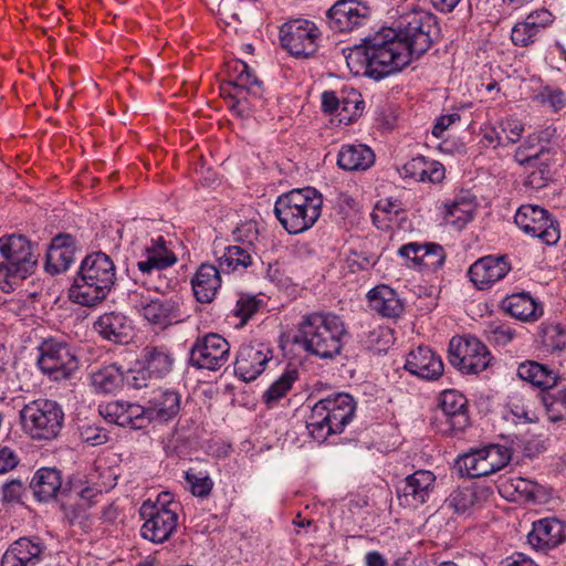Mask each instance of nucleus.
Wrapping results in <instances>:
<instances>
[{
  "label": "nucleus",
  "instance_id": "1",
  "mask_svg": "<svg viewBox=\"0 0 566 566\" xmlns=\"http://www.w3.org/2000/svg\"><path fill=\"white\" fill-rule=\"evenodd\" d=\"M439 33L437 17L424 10L401 12L397 28H382L364 39L346 57L347 64L358 63L364 74L380 80L405 69L424 54Z\"/></svg>",
  "mask_w": 566,
  "mask_h": 566
},
{
  "label": "nucleus",
  "instance_id": "2",
  "mask_svg": "<svg viewBox=\"0 0 566 566\" xmlns=\"http://www.w3.org/2000/svg\"><path fill=\"white\" fill-rule=\"evenodd\" d=\"M180 409V396L171 389L158 388L153 391L147 406L115 400L98 407L99 415L107 421L123 428L144 429L151 420L165 422Z\"/></svg>",
  "mask_w": 566,
  "mask_h": 566
},
{
  "label": "nucleus",
  "instance_id": "3",
  "mask_svg": "<svg viewBox=\"0 0 566 566\" xmlns=\"http://www.w3.org/2000/svg\"><path fill=\"white\" fill-rule=\"evenodd\" d=\"M347 334L340 316L313 312L302 316L294 342L313 356L333 359L342 353Z\"/></svg>",
  "mask_w": 566,
  "mask_h": 566
},
{
  "label": "nucleus",
  "instance_id": "4",
  "mask_svg": "<svg viewBox=\"0 0 566 566\" xmlns=\"http://www.w3.org/2000/svg\"><path fill=\"white\" fill-rule=\"evenodd\" d=\"M116 282V268L109 255L102 251L86 255L74 283L70 298L83 306H95L104 301Z\"/></svg>",
  "mask_w": 566,
  "mask_h": 566
},
{
  "label": "nucleus",
  "instance_id": "5",
  "mask_svg": "<svg viewBox=\"0 0 566 566\" xmlns=\"http://www.w3.org/2000/svg\"><path fill=\"white\" fill-rule=\"evenodd\" d=\"M322 208L323 197L315 188H296L276 198L274 214L287 233L300 234L317 222Z\"/></svg>",
  "mask_w": 566,
  "mask_h": 566
},
{
  "label": "nucleus",
  "instance_id": "6",
  "mask_svg": "<svg viewBox=\"0 0 566 566\" xmlns=\"http://www.w3.org/2000/svg\"><path fill=\"white\" fill-rule=\"evenodd\" d=\"M356 410L354 398L345 392L328 396L318 400L306 420L311 437L324 442L329 436L342 433L353 420Z\"/></svg>",
  "mask_w": 566,
  "mask_h": 566
},
{
  "label": "nucleus",
  "instance_id": "7",
  "mask_svg": "<svg viewBox=\"0 0 566 566\" xmlns=\"http://www.w3.org/2000/svg\"><path fill=\"white\" fill-rule=\"evenodd\" d=\"M38 263L32 243L23 235L0 238V289L10 293L30 276Z\"/></svg>",
  "mask_w": 566,
  "mask_h": 566
},
{
  "label": "nucleus",
  "instance_id": "8",
  "mask_svg": "<svg viewBox=\"0 0 566 566\" xmlns=\"http://www.w3.org/2000/svg\"><path fill=\"white\" fill-rule=\"evenodd\" d=\"M180 504L169 492H161L156 501H144L139 515L144 521L140 535L154 544H163L171 538L179 524Z\"/></svg>",
  "mask_w": 566,
  "mask_h": 566
},
{
  "label": "nucleus",
  "instance_id": "9",
  "mask_svg": "<svg viewBox=\"0 0 566 566\" xmlns=\"http://www.w3.org/2000/svg\"><path fill=\"white\" fill-rule=\"evenodd\" d=\"M20 417L24 431L34 440L56 438L64 423L63 408L51 399L30 401L21 409Z\"/></svg>",
  "mask_w": 566,
  "mask_h": 566
},
{
  "label": "nucleus",
  "instance_id": "10",
  "mask_svg": "<svg viewBox=\"0 0 566 566\" xmlns=\"http://www.w3.org/2000/svg\"><path fill=\"white\" fill-rule=\"evenodd\" d=\"M322 32L315 22L293 19L280 28V41L284 50L296 59H310L319 48Z\"/></svg>",
  "mask_w": 566,
  "mask_h": 566
},
{
  "label": "nucleus",
  "instance_id": "11",
  "mask_svg": "<svg viewBox=\"0 0 566 566\" xmlns=\"http://www.w3.org/2000/svg\"><path fill=\"white\" fill-rule=\"evenodd\" d=\"M38 366L52 380L69 379L78 368V360L72 347L56 338H49L39 346Z\"/></svg>",
  "mask_w": 566,
  "mask_h": 566
},
{
  "label": "nucleus",
  "instance_id": "12",
  "mask_svg": "<svg viewBox=\"0 0 566 566\" xmlns=\"http://www.w3.org/2000/svg\"><path fill=\"white\" fill-rule=\"evenodd\" d=\"M449 361L463 374H479L490 364L491 354L475 337L454 336L449 343Z\"/></svg>",
  "mask_w": 566,
  "mask_h": 566
},
{
  "label": "nucleus",
  "instance_id": "13",
  "mask_svg": "<svg viewBox=\"0 0 566 566\" xmlns=\"http://www.w3.org/2000/svg\"><path fill=\"white\" fill-rule=\"evenodd\" d=\"M432 424L441 434L462 432L470 424L467 398L458 390H444Z\"/></svg>",
  "mask_w": 566,
  "mask_h": 566
},
{
  "label": "nucleus",
  "instance_id": "14",
  "mask_svg": "<svg viewBox=\"0 0 566 566\" xmlns=\"http://www.w3.org/2000/svg\"><path fill=\"white\" fill-rule=\"evenodd\" d=\"M514 222L525 234L537 238L547 245H554L560 239L558 222L539 206H521L514 216Z\"/></svg>",
  "mask_w": 566,
  "mask_h": 566
},
{
  "label": "nucleus",
  "instance_id": "15",
  "mask_svg": "<svg viewBox=\"0 0 566 566\" xmlns=\"http://www.w3.org/2000/svg\"><path fill=\"white\" fill-rule=\"evenodd\" d=\"M181 298L177 295L170 297H154L140 295L135 301V308L150 325L166 329L171 325L184 322Z\"/></svg>",
  "mask_w": 566,
  "mask_h": 566
},
{
  "label": "nucleus",
  "instance_id": "16",
  "mask_svg": "<svg viewBox=\"0 0 566 566\" xmlns=\"http://www.w3.org/2000/svg\"><path fill=\"white\" fill-rule=\"evenodd\" d=\"M230 344L219 334L209 333L198 337L190 349V364L197 369L216 371L230 358Z\"/></svg>",
  "mask_w": 566,
  "mask_h": 566
},
{
  "label": "nucleus",
  "instance_id": "17",
  "mask_svg": "<svg viewBox=\"0 0 566 566\" xmlns=\"http://www.w3.org/2000/svg\"><path fill=\"white\" fill-rule=\"evenodd\" d=\"M370 8L358 0H338L326 12L327 24L335 32H352L366 25Z\"/></svg>",
  "mask_w": 566,
  "mask_h": 566
},
{
  "label": "nucleus",
  "instance_id": "18",
  "mask_svg": "<svg viewBox=\"0 0 566 566\" xmlns=\"http://www.w3.org/2000/svg\"><path fill=\"white\" fill-rule=\"evenodd\" d=\"M273 358L272 349L259 342L242 344L235 355L234 374L245 382L255 380Z\"/></svg>",
  "mask_w": 566,
  "mask_h": 566
},
{
  "label": "nucleus",
  "instance_id": "19",
  "mask_svg": "<svg viewBox=\"0 0 566 566\" xmlns=\"http://www.w3.org/2000/svg\"><path fill=\"white\" fill-rule=\"evenodd\" d=\"M436 484V475L428 470H418L397 486L399 504L417 509L429 500Z\"/></svg>",
  "mask_w": 566,
  "mask_h": 566
},
{
  "label": "nucleus",
  "instance_id": "20",
  "mask_svg": "<svg viewBox=\"0 0 566 566\" xmlns=\"http://www.w3.org/2000/svg\"><path fill=\"white\" fill-rule=\"evenodd\" d=\"M398 254L407 260L409 268L418 271L436 272L446 261L443 248L434 242H409L399 248Z\"/></svg>",
  "mask_w": 566,
  "mask_h": 566
},
{
  "label": "nucleus",
  "instance_id": "21",
  "mask_svg": "<svg viewBox=\"0 0 566 566\" xmlns=\"http://www.w3.org/2000/svg\"><path fill=\"white\" fill-rule=\"evenodd\" d=\"M555 20L553 13L546 8L530 12L522 21L516 22L511 31V41L515 46L527 48L539 40L543 32Z\"/></svg>",
  "mask_w": 566,
  "mask_h": 566
},
{
  "label": "nucleus",
  "instance_id": "22",
  "mask_svg": "<svg viewBox=\"0 0 566 566\" xmlns=\"http://www.w3.org/2000/svg\"><path fill=\"white\" fill-rule=\"evenodd\" d=\"M511 269V262L506 255H486L470 265L468 275L476 289L486 290L503 280Z\"/></svg>",
  "mask_w": 566,
  "mask_h": 566
},
{
  "label": "nucleus",
  "instance_id": "23",
  "mask_svg": "<svg viewBox=\"0 0 566 566\" xmlns=\"http://www.w3.org/2000/svg\"><path fill=\"white\" fill-rule=\"evenodd\" d=\"M566 541V523L556 517L535 521L527 535L528 544L537 551L555 548Z\"/></svg>",
  "mask_w": 566,
  "mask_h": 566
},
{
  "label": "nucleus",
  "instance_id": "24",
  "mask_svg": "<svg viewBox=\"0 0 566 566\" xmlns=\"http://www.w3.org/2000/svg\"><path fill=\"white\" fill-rule=\"evenodd\" d=\"M44 549L41 538L21 537L7 548L1 566H35L41 562Z\"/></svg>",
  "mask_w": 566,
  "mask_h": 566
},
{
  "label": "nucleus",
  "instance_id": "25",
  "mask_svg": "<svg viewBox=\"0 0 566 566\" xmlns=\"http://www.w3.org/2000/svg\"><path fill=\"white\" fill-rule=\"evenodd\" d=\"M93 327L101 337L115 344H128L134 336L133 321L120 312L102 314Z\"/></svg>",
  "mask_w": 566,
  "mask_h": 566
},
{
  "label": "nucleus",
  "instance_id": "26",
  "mask_svg": "<svg viewBox=\"0 0 566 566\" xmlns=\"http://www.w3.org/2000/svg\"><path fill=\"white\" fill-rule=\"evenodd\" d=\"M405 368L420 378L434 380L442 375L443 363L429 347L418 346L407 355Z\"/></svg>",
  "mask_w": 566,
  "mask_h": 566
},
{
  "label": "nucleus",
  "instance_id": "27",
  "mask_svg": "<svg viewBox=\"0 0 566 566\" xmlns=\"http://www.w3.org/2000/svg\"><path fill=\"white\" fill-rule=\"evenodd\" d=\"M220 268L202 263L191 279V287L196 300L200 303H211L221 287Z\"/></svg>",
  "mask_w": 566,
  "mask_h": 566
},
{
  "label": "nucleus",
  "instance_id": "28",
  "mask_svg": "<svg viewBox=\"0 0 566 566\" xmlns=\"http://www.w3.org/2000/svg\"><path fill=\"white\" fill-rule=\"evenodd\" d=\"M367 298L370 310L382 317H399L405 310L403 302L398 293L385 284L371 289L367 294Z\"/></svg>",
  "mask_w": 566,
  "mask_h": 566
},
{
  "label": "nucleus",
  "instance_id": "29",
  "mask_svg": "<svg viewBox=\"0 0 566 566\" xmlns=\"http://www.w3.org/2000/svg\"><path fill=\"white\" fill-rule=\"evenodd\" d=\"M374 164L375 153L365 144H344L337 155V165L345 171H366Z\"/></svg>",
  "mask_w": 566,
  "mask_h": 566
},
{
  "label": "nucleus",
  "instance_id": "30",
  "mask_svg": "<svg viewBox=\"0 0 566 566\" xmlns=\"http://www.w3.org/2000/svg\"><path fill=\"white\" fill-rule=\"evenodd\" d=\"M502 308L522 322H535L543 315L541 303L526 292L514 293L502 301Z\"/></svg>",
  "mask_w": 566,
  "mask_h": 566
},
{
  "label": "nucleus",
  "instance_id": "31",
  "mask_svg": "<svg viewBox=\"0 0 566 566\" xmlns=\"http://www.w3.org/2000/svg\"><path fill=\"white\" fill-rule=\"evenodd\" d=\"M138 363L144 364L154 378H164L171 373L175 357L167 346H146L140 353Z\"/></svg>",
  "mask_w": 566,
  "mask_h": 566
},
{
  "label": "nucleus",
  "instance_id": "32",
  "mask_svg": "<svg viewBox=\"0 0 566 566\" xmlns=\"http://www.w3.org/2000/svg\"><path fill=\"white\" fill-rule=\"evenodd\" d=\"M30 488L40 502L54 499L62 490L61 472L54 468H41L34 473Z\"/></svg>",
  "mask_w": 566,
  "mask_h": 566
},
{
  "label": "nucleus",
  "instance_id": "33",
  "mask_svg": "<svg viewBox=\"0 0 566 566\" xmlns=\"http://www.w3.org/2000/svg\"><path fill=\"white\" fill-rule=\"evenodd\" d=\"M230 70L233 73L230 75V82L233 85L235 95H239L243 91L254 96L262 95V82L256 77L253 70L245 62L234 61L230 66Z\"/></svg>",
  "mask_w": 566,
  "mask_h": 566
},
{
  "label": "nucleus",
  "instance_id": "34",
  "mask_svg": "<svg viewBox=\"0 0 566 566\" xmlns=\"http://www.w3.org/2000/svg\"><path fill=\"white\" fill-rule=\"evenodd\" d=\"M254 249L248 245H229L218 259L219 268L223 273L243 271L253 264Z\"/></svg>",
  "mask_w": 566,
  "mask_h": 566
},
{
  "label": "nucleus",
  "instance_id": "35",
  "mask_svg": "<svg viewBox=\"0 0 566 566\" xmlns=\"http://www.w3.org/2000/svg\"><path fill=\"white\" fill-rule=\"evenodd\" d=\"M517 375L521 379L545 390L554 387L557 381V376L551 368L533 360L520 364Z\"/></svg>",
  "mask_w": 566,
  "mask_h": 566
},
{
  "label": "nucleus",
  "instance_id": "36",
  "mask_svg": "<svg viewBox=\"0 0 566 566\" xmlns=\"http://www.w3.org/2000/svg\"><path fill=\"white\" fill-rule=\"evenodd\" d=\"M554 133L555 129L546 128L538 134L530 135L514 154L516 163L523 166H535L539 157L546 151V146L542 145L541 142L547 139L551 135L553 136Z\"/></svg>",
  "mask_w": 566,
  "mask_h": 566
},
{
  "label": "nucleus",
  "instance_id": "37",
  "mask_svg": "<svg viewBox=\"0 0 566 566\" xmlns=\"http://www.w3.org/2000/svg\"><path fill=\"white\" fill-rule=\"evenodd\" d=\"M535 402L520 394H514L509 398L507 411L504 415L506 421L514 424H527L537 422L538 417L534 408Z\"/></svg>",
  "mask_w": 566,
  "mask_h": 566
},
{
  "label": "nucleus",
  "instance_id": "38",
  "mask_svg": "<svg viewBox=\"0 0 566 566\" xmlns=\"http://www.w3.org/2000/svg\"><path fill=\"white\" fill-rule=\"evenodd\" d=\"M124 381V371L117 364L103 366L91 374V385L96 392L111 394Z\"/></svg>",
  "mask_w": 566,
  "mask_h": 566
},
{
  "label": "nucleus",
  "instance_id": "39",
  "mask_svg": "<svg viewBox=\"0 0 566 566\" xmlns=\"http://www.w3.org/2000/svg\"><path fill=\"white\" fill-rule=\"evenodd\" d=\"M543 402L552 422L566 420V388L557 384L543 395Z\"/></svg>",
  "mask_w": 566,
  "mask_h": 566
},
{
  "label": "nucleus",
  "instance_id": "40",
  "mask_svg": "<svg viewBox=\"0 0 566 566\" xmlns=\"http://www.w3.org/2000/svg\"><path fill=\"white\" fill-rule=\"evenodd\" d=\"M298 379V371L295 368H287L263 394L266 405H273L283 398Z\"/></svg>",
  "mask_w": 566,
  "mask_h": 566
},
{
  "label": "nucleus",
  "instance_id": "41",
  "mask_svg": "<svg viewBox=\"0 0 566 566\" xmlns=\"http://www.w3.org/2000/svg\"><path fill=\"white\" fill-rule=\"evenodd\" d=\"M474 206L472 201L460 199L446 205V222L457 229H462L473 218Z\"/></svg>",
  "mask_w": 566,
  "mask_h": 566
},
{
  "label": "nucleus",
  "instance_id": "42",
  "mask_svg": "<svg viewBox=\"0 0 566 566\" xmlns=\"http://www.w3.org/2000/svg\"><path fill=\"white\" fill-rule=\"evenodd\" d=\"M500 488L501 491L510 493L511 495H517L525 500L534 501L536 499L538 484L522 476H513L502 482Z\"/></svg>",
  "mask_w": 566,
  "mask_h": 566
},
{
  "label": "nucleus",
  "instance_id": "43",
  "mask_svg": "<svg viewBox=\"0 0 566 566\" xmlns=\"http://www.w3.org/2000/svg\"><path fill=\"white\" fill-rule=\"evenodd\" d=\"M541 337L543 345L549 350H562L566 346V331L560 324L543 323Z\"/></svg>",
  "mask_w": 566,
  "mask_h": 566
},
{
  "label": "nucleus",
  "instance_id": "44",
  "mask_svg": "<svg viewBox=\"0 0 566 566\" xmlns=\"http://www.w3.org/2000/svg\"><path fill=\"white\" fill-rule=\"evenodd\" d=\"M263 306V301L254 295L241 294L235 302L232 313L240 319V325L243 326L250 318L256 314Z\"/></svg>",
  "mask_w": 566,
  "mask_h": 566
},
{
  "label": "nucleus",
  "instance_id": "45",
  "mask_svg": "<svg viewBox=\"0 0 566 566\" xmlns=\"http://www.w3.org/2000/svg\"><path fill=\"white\" fill-rule=\"evenodd\" d=\"M185 480L195 496L207 497L212 491L213 481L207 472L189 469L185 472Z\"/></svg>",
  "mask_w": 566,
  "mask_h": 566
},
{
  "label": "nucleus",
  "instance_id": "46",
  "mask_svg": "<svg viewBox=\"0 0 566 566\" xmlns=\"http://www.w3.org/2000/svg\"><path fill=\"white\" fill-rule=\"evenodd\" d=\"M74 261V249H49L45 269L51 274L65 272Z\"/></svg>",
  "mask_w": 566,
  "mask_h": 566
},
{
  "label": "nucleus",
  "instance_id": "47",
  "mask_svg": "<svg viewBox=\"0 0 566 566\" xmlns=\"http://www.w3.org/2000/svg\"><path fill=\"white\" fill-rule=\"evenodd\" d=\"M140 251L155 259H166L168 266H172L178 260L176 254L167 247V242L163 235L149 239L142 247Z\"/></svg>",
  "mask_w": 566,
  "mask_h": 566
},
{
  "label": "nucleus",
  "instance_id": "48",
  "mask_svg": "<svg viewBox=\"0 0 566 566\" xmlns=\"http://www.w3.org/2000/svg\"><path fill=\"white\" fill-rule=\"evenodd\" d=\"M475 499L476 495L473 489L459 488L451 492L449 497L446 500V504L455 513H465L473 506Z\"/></svg>",
  "mask_w": 566,
  "mask_h": 566
},
{
  "label": "nucleus",
  "instance_id": "49",
  "mask_svg": "<svg viewBox=\"0 0 566 566\" xmlns=\"http://www.w3.org/2000/svg\"><path fill=\"white\" fill-rule=\"evenodd\" d=\"M534 99L544 106H548L554 112H559L566 106L565 92L556 87H542L534 96Z\"/></svg>",
  "mask_w": 566,
  "mask_h": 566
},
{
  "label": "nucleus",
  "instance_id": "50",
  "mask_svg": "<svg viewBox=\"0 0 566 566\" xmlns=\"http://www.w3.org/2000/svg\"><path fill=\"white\" fill-rule=\"evenodd\" d=\"M139 260L136 263L137 270L145 277H151L154 275L160 276L161 271L168 269L166 259H155L140 251L138 255Z\"/></svg>",
  "mask_w": 566,
  "mask_h": 566
},
{
  "label": "nucleus",
  "instance_id": "51",
  "mask_svg": "<svg viewBox=\"0 0 566 566\" xmlns=\"http://www.w3.org/2000/svg\"><path fill=\"white\" fill-rule=\"evenodd\" d=\"M233 239L240 245H248L253 248L254 243L259 240V229L255 221H245L239 224L232 232Z\"/></svg>",
  "mask_w": 566,
  "mask_h": 566
},
{
  "label": "nucleus",
  "instance_id": "52",
  "mask_svg": "<svg viewBox=\"0 0 566 566\" xmlns=\"http://www.w3.org/2000/svg\"><path fill=\"white\" fill-rule=\"evenodd\" d=\"M483 451L493 469V472H497L503 469L511 460V451L506 447L491 444L483 448Z\"/></svg>",
  "mask_w": 566,
  "mask_h": 566
},
{
  "label": "nucleus",
  "instance_id": "53",
  "mask_svg": "<svg viewBox=\"0 0 566 566\" xmlns=\"http://www.w3.org/2000/svg\"><path fill=\"white\" fill-rule=\"evenodd\" d=\"M70 492L74 493L87 505H92L96 502L97 496L104 492V489L96 483L90 484L87 482L78 481L72 484Z\"/></svg>",
  "mask_w": 566,
  "mask_h": 566
},
{
  "label": "nucleus",
  "instance_id": "54",
  "mask_svg": "<svg viewBox=\"0 0 566 566\" xmlns=\"http://www.w3.org/2000/svg\"><path fill=\"white\" fill-rule=\"evenodd\" d=\"M390 338V329L378 326L367 333L365 344L369 349L381 352L386 349Z\"/></svg>",
  "mask_w": 566,
  "mask_h": 566
},
{
  "label": "nucleus",
  "instance_id": "55",
  "mask_svg": "<svg viewBox=\"0 0 566 566\" xmlns=\"http://www.w3.org/2000/svg\"><path fill=\"white\" fill-rule=\"evenodd\" d=\"M151 378H154V375L144 364H140L139 367L129 369L127 375L124 376L127 385L134 389H143L148 387Z\"/></svg>",
  "mask_w": 566,
  "mask_h": 566
},
{
  "label": "nucleus",
  "instance_id": "56",
  "mask_svg": "<svg viewBox=\"0 0 566 566\" xmlns=\"http://www.w3.org/2000/svg\"><path fill=\"white\" fill-rule=\"evenodd\" d=\"M81 439L93 447L102 446L108 441V432L95 424H84L80 427Z\"/></svg>",
  "mask_w": 566,
  "mask_h": 566
},
{
  "label": "nucleus",
  "instance_id": "57",
  "mask_svg": "<svg viewBox=\"0 0 566 566\" xmlns=\"http://www.w3.org/2000/svg\"><path fill=\"white\" fill-rule=\"evenodd\" d=\"M444 178V167L442 164L436 160H429L426 158L423 167L421 168V176L417 181L420 182H432L437 184L442 181Z\"/></svg>",
  "mask_w": 566,
  "mask_h": 566
},
{
  "label": "nucleus",
  "instance_id": "58",
  "mask_svg": "<svg viewBox=\"0 0 566 566\" xmlns=\"http://www.w3.org/2000/svg\"><path fill=\"white\" fill-rule=\"evenodd\" d=\"M481 459L480 450H474L464 454L458 460V465L462 475L469 478H479V462Z\"/></svg>",
  "mask_w": 566,
  "mask_h": 566
},
{
  "label": "nucleus",
  "instance_id": "59",
  "mask_svg": "<svg viewBox=\"0 0 566 566\" xmlns=\"http://www.w3.org/2000/svg\"><path fill=\"white\" fill-rule=\"evenodd\" d=\"M350 104H352V102H349V101L339 102L335 92L325 91L322 94V108L326 113L333 114V113L337 112L339 108L342 111L347 112L349 109Z\"/></svg>",
  "mask_w": 566,
  "mask_h": 566
},
{
  "label": "nucleus",
  "instance_id": "60",
  "mask_svg": "<svg viewBox=\"0 0 566 566\" xmlns=\"http://www.w3.org/2000/svg\"><path fill=\"white\" fill-rule=\"evenodd\" d=\"M23 483L19 479L8 481L2 486V501L7 503L18 502L21 499Z\"/></svg>",
  "mask_w": 566,
  "mask_h": 566
},
{
  "label": "nucleus",
  "instance_id": "61",
  "mask_svg": "<svg viewBox=\"0 0 566 566\" xmlns=\"http://www.w3.org/2000/svg\"><path fill=\"white\" fill-rule=\"evenodd\" d=\"M424 160L426 157L422 156L410 159L399 169L400 176L405 179L409 178L417 181L419 176H421V168L423 167Z\"/></svg>",
  "mask_w": 566,
  "mask_h": 566
},
{
  "label": "nucleus",
  "instance_id": "62",
  "mask_svg": "<svg viewBox=\"0 0 566 566\" xmlns=\"http://www.w3.org/2000/svg\"><path fill=\"white\" fill-rule=\"evenodd\" d=\"M460 120V115L458 113H451L441 115L436 119V123L432 127V135L437 138H440L443 133L454 123Z\"/></svg>",
  "mask_w": 566,
  "mask_h": 566
},
{
  "label": "nucleus",
  "instance_id": "63",
  "mask_svg": "<svg viewBox=\"0 0 566 566\" xmlns=\"http://www.w3.org/2000/svg\"><path fill=\"white\" fill-rule=\"evenodd\" d=\"M503 132L510 143L514 144L518 142L524 132L523 124L515 118H509L503 123Z\"/></svg>",
  "mask_w": 566,
  "mask_h": 566
},
{
  "label": "nucleus",
  "instance_id": "64",
  "mask_svg": "<svg viewBox=\"0 0 566 566\" xmlns=\"http://www.w3.org/2000/svg\"><path fill=\"white\" fill-rule=\"evenodd\" d=\"M19 463L18 455L8 447H0V474L13 470Z\"/></svg>",
  "mask_w": 566,
  "mask_h": 566
}]
</instances>
